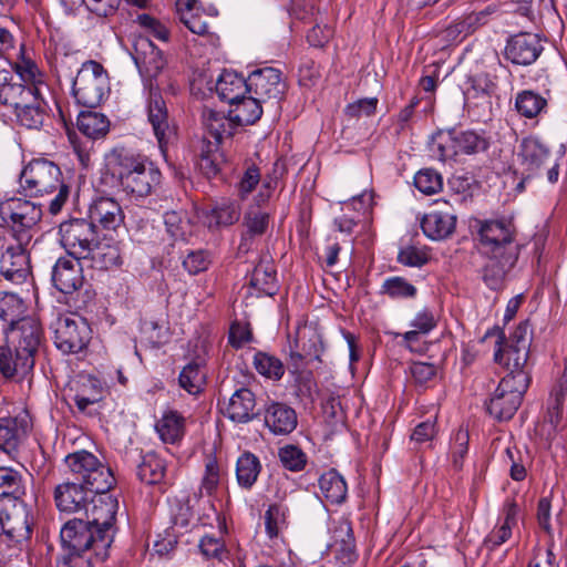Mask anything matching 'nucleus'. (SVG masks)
I'll list each match as a JSON object with an SVG mask.
<instances>
[{"label": "nucleus", "mask_w": 567, "mask_h": 567, "mask_svg": "<svg viewBox=\"0 0 567 567\" xmlns=\"http://www.w3.org/2000/svg\"><path fill=\"white\" fill-rule=\"evenodd\" d=\"M44 341L41 322L25 316L0 333V372L7 378L23 380L32 373L35 355Z\"/></svg>", "instance_id": "obj_1"}, {"label": "nucleus", "mask_w": 567, "mask_h": 567, "mask_svg": "<svg viewBox=\"0 0 567 567\" xmlns=\"http://www.w3.org/2000/svg\"><path fill=\"white\" fill-rule=\"evenodd\" d=\"M56 567H94L110 557L112 539L84 517L68 519L60 530Z\"/></svg>", "instance_id": "obj_2"}, {"label": "nucleus", "mask_w": 567, "mask_h": 567, "mask_svg": "<svg viewBox=\"0 0 567 567\" xmlns=\"http://www.w3.org/2000/svg\"><path fill=\"white\" fill-rule=\"evenodd\" d=\"M19 185L18 192L23 197L47 200L51 215L61 213L71 194L60 166L43 157L33 158L23 167Z\"/></svg>", "instance_id": "obj_3"}, {"label": "nucleus", "mask_w": 567, "mask_h": 567, "mask_svg": "<svg viewBox=\"0 0 567 567\" xmlns=\"http://www.w3.org/2000/svg\"><path fill=\"white\" fill-rule=\"evenodd\" d=\"M109 167L123 190L136 197H146L159 186L162 173L145 155L125 148H114Z\"/></svg>", "instance_id": "obj_4"}, {"label": "nucleus", "mask_w": 567, "mask_h": 567, "mask_svg": "<svg viewBox=\"0 0 567 567\" xmlns=\"http://www.w3.org/2000/svg\"><path fill=\"white\" fill-rule=\"evenodd\" d=\"M499 375L498 400H504L506 406L498 412V419H509L520 405L529 384V377L524 370L518 351L498 348Z\"/></svg>", "instance_id": "obj_5"}, {"label": "nucleus", "mask_w": 567, "mask_h": 567, "mask_svg": "<svg viewBox=\"0 0 567 567\" xmlns=\"http://www.w3.org/2000/svg\"><path fill=\"white\" fill-rule=\"evenodd\" d=\"M32 535V522L23 499L14 502L11 511L0 512V555L18 556L28 547Z\"/></svg>", "instance_id": "obj_6"}, {"label": "nucleus", "mask_w": 567, "mask_h": 567, "mask_svg": "<svg viewBox=\"0 0 567 567\" xmlns=\"http://www.w3.org/2000/svg\"><path fill=\"white\" fill-rule=\"evenodd\" d=\"M72 93L78 104L99 107L110 94L107 71L97 61H85L73 80Z\"/></svg>", "instance_id": "obj_7"}, {"label": "nucleus", "mask_w": 567, "mask_h": 567, "mask_svg": "<svg viewBox=\"0 0 567 567\" xmlns=\"http://www.w3.org/2000/svg\"><path fill=\"white\" fill-rule=\"evenodd\" d=\"M64 462L75 482L87 485L91 491L109 492L116 483L112 470L89 451L70 453Z\"/></svg>", "instance_id": "obj_8"}, {"label": "nucleus", "mask_w": 567, "mask_h": 567, "mask_svg": "<svg viewBox=\"0 0 567 567\" xmlns=\"http://www.w3.org/2000/svg\"><path fill=\"white\" fill-rule=\"evenodd\" d=\"M43 216L41 203L12 197L0 203V217L13 234L17 243L30 244L31 230L40 223Z\"/></svg>", "instance_id": "obj_9"}, {"label": "nucleus", "mask_w": 567, "mask_h": 567, "mask_svg": "<svg viewBox=\"0 0 567 567\" xmlns=\"http://www.w3.org/2000/svg\"><path fill=\"white\" fill-rule=\"evenodd\" d=\"M93 330L83 317H60L54 329V344L63 354H79L87 350Z\"/></svg>", "instance_id": "obj_10"}, {"label": "nucleus", "mask_w": 567, "mask_h": 567, "mask_svg": "<svg viewBox=\"0 0 567 567\" xmlns=\"http://www.w3.org/2000/svg\"><path fill=\"white\" fill-rule=\"evenodd\" d=\"M61 243L72 249L71 256L81 258L99 240L97 229L89 218H71L59 226Z\"/></svg>", "instance_id": "obj_11"}, {"label": "nucleus", "mask_w": 567, "mask_h": 567, "mask_svg": "<svg viewBox=\"0 0 567 567\" xmlns=\"http://www.w3.org/2000/svg\"><path fill=\"white\" fill-rule=\"evenodd\" d=\"M118 509L117 498L109 492H94L90 497V506L84 512V518L101 533H104L114 542L116 533V514Z\"/></svg>", "instance_id": "obj_12"}, {"label": "nucleus", "mask_w": 567, "mask_h": 567, "mask_svg": "<svg viewBox=\"0 0 567 567\" xmlns=\"http://www.w3.org/2000/svg\"><path fill=\"white\" fill-rule=\"evenodd\" d=\"M449 141L439 144V155L442 161L453 159L458 155H471L484 152L489 146V141L484 134L473 130L452 128L447 132Z\"/></svg>", "instance_id": "obj_13"}, {"label": "nucleus", "mask_w": 567, "mask_h": 567, "mask_svg": "<svg viewBox=\"0 0 567 567\" xmlns=\"http://www.w3.org/2000/svg\"><path fill=\"white\" fill-rule=\"evenodd\" d=\"M78 256L60 257L51 271L52 286L65 296H73L84 287L85 277Z\"/></svg>", "instance_id": "obj_14"}, {"label": "nucleus", "mask_w": 567, "mask_h": 567, "mask_svg": "<svg viewBox=\"0 0 567 567\" xmlns=\"http://www.w3.org/2000/svg\"><path fill=\"white\" fill-rule=\"evenodd\" d=\"M208 341L197 338L194 343V357L178 375V383L189 394H197L203 391L206 384V361L208 355Z\"/></svg>", "instance_id": "obj_15"}, {"label": "nucleus", "mask_w": 567, "mask_h": 567, "mask_svg": "<svg viewBox=\"0 0 567 567\" xmlns=\"http://www.w3.org/2000/svg\"><path fill=\"white\" fill-rule=\"evenodd\" d=\"M281 75V71L272 66L254 70L247 78L249 93H254L261 102L279 100L286 89Z\"/></svg>", "instance_id": "obj_16"}, {"label": "nucleus", "mask_w": 567, "mask_h": 567, "mask_svg": "<svg viewBox=\"0 0 567 567\" xmlns=\"http://www.w3.org/2000/svg\"><path fill=\"white\" fill-rule=\"evenodd\" d=\"M87 485L78 482H64L55 486L53 498L60 513L76 514L85 512L90 506L93 493Z\"/></svg>", "instance_id": "obj_17"}, {"label": "nucleus", "mask_w": 567, "mask_h": 567, "mask_svg": "<svg viewBox=\"0 0 567 567\" xmlns=\"http://www.w3.org/2000/svg\"><path fill=\"white\" fill-rule=\"evenodd\" d=\"M540 39L537 34L519 32L507 40L504 56L516 65L533 64L543 52Z\"/></svg>", "instance_id": "obj_18"}, {"label": "nucleus", "mask_w": 567, "mask_h": 567, "mask_svg": "<svg viewBox=\"0 0 567 567\" xmlns=\"http://www.w3.org/2000/svg\"><path fill=\"white\" fill-rule=\"evenodd\" d=\"M513 216L498 218V270L509 271L517 262L520 248Z\"/></svg>", "instance_id": "obj_19"}, {"label": "nucleus", "mask_w": 567, "mask_h": 567, "mask_svg": "<svg viewBox=\"0 0 567 567\" xmlns=\"http://www.w3.org/2000/svg\"><path fill=\"white\" fill-rule=\"evenodd\" d=\"M70 391H74L72 400L78 411L89 416L99 413L94 406L104 400L107 392L101 380L93 375L81 377Z\"/></svg>", "instance_id": "obj_20"}, {"label": "nucleus", "mask_w": 567, "mask_h": 567, "mask_svg": "<svg viewBox=\"0 0 567 567\" xmlns=\"http://www.w3.org/2000/svg\"><path fill=\"white\" fill-rule=\"evenodd\" d=\"M29 244L18 243L9 246L0 259V272L14 284H22L31 275L30 255L27 250Z\"/></svg>", "instance_id": "obj_21"}, {"label": "nucleus", "mask_w": 567, "mask_h": 567, "mask_svg": "<svg viewBox=\"0 0 567 567\" xmlns=\"http://www.w3.org/2000/svg\"><path fill=\"white\" fill-rule=\"evenodd\" d=\"M147 118L159 146L163 148L172 134V127L166 102L158 87L154 89L152 85L147 97Z\"/></svg>", "instance_id": "obj_22"}, {"label": "nucleus", "mask_w": 567, "mask_h": 567, "mask_svg": "<svg viewBox=\"0 0 567 567\" xmlns=\"http://www.w3.org/2000/svg\"><path fill=\"white\" fill-rule=\"evenodd\" d=\"M468 231L477 254L487 260L496 257V219L468 218Z\"/></svg>", "instance_id": "obj_23"}, {"label": "nucleus", "mask_w": 567, "mask_h": 567, "mask_svg": "<svg viewBox=\"0 0 567 567\" xmlns=\"http://www.w3.org/2000/svg\"><path fill=\"white\" fill-rule=\"evenodd\" d=\"M132 58L140 73L148 79L156 78L165 65L162 51L148 38H138L134 43Z\"/></svg>", "instance_id": "obj_24"}, {"label": "nucleus", "mask_w": 567, "mask_h": 567, "mask_svg": "<svg viewBox=\"0 0 567 567\" xmlns=\"http://www.w3.org/2000/svg\"><path fill=\"white\" fill-rule=\"evenodd\" d=\"M87 218L97 229L115 230L124 223V214L120 204L110 197H99L92 202L87 210Z\"/></svg>", "instance_id": "obj_25"}, {"label": "nucleus", "mask_w": 567, "mask_h": 567, "mask_svg": "<svg viewBox=\"0 0 567 567\" xmlns=\"http://www.w3.org/2000/svg\"><path fill=\"white\" fill-rule=\"evenodd\" d=\"M332 539L330 548L336 560L341 566L351 565L357 561L355 539L349 520L342 519L338 522L332 532Z\"/></svg>", "instance_id": "obj_26"}, {"label": "nucleus", "mask_w": 567, "mask_h": 567, "mask_svg": "<svg viewBox=\"0 0 567 567\" xmlns=\"http://www.w3.org/2000/svg\"><path fill=\"white\" fill-rule=\"evenodd\" d=\"M81 258L87 261V267L99 271L121 269L124 262L118 245L101 244L99 240Z\"/></svg>", "instance_id": "obj_27"}, {"label": "nucleus", "mask_w": 567, "mask_h": 567, "mask_svg": "<svg viewBox=\"0 0 567 567\" xmlns=\"http://www.w3.org/2000/svg\"><path fill=\"white\" fill-rule=\"evenodd\" d=\"M256 405L255 393L243 386L230 396L226 408V416L236 423H248L261 414L260 410H256Z\"/></svg>", "instance_id": "obj_28"}, {"label": "nucleus", "mask_w": 567, "mask_h": 567, "mask_svg": "<svg viewBox=\"0 0 567 567\" xmlns=\"http://www.w3.org/2000/svg\"><path fill=\"white\" fill-rule=\"evenodd\" d=\"M266 426L276 435L290 434L298 424L296 411L281 402H271L264 411Z\"/></svg>", "instance_id": "obj_29"}, {"label": "nucleus", "mask_w": 567, "mask_h": 567, "mask_svg": "<svg viewBox=\"0 0 567 567\" xmlns=\"http://www.w3.org/2000/svg\"><path fill=\"white\" fill-rule=\"evenodd\" d=\"M202 118L208 135L214 140L212 143L219 146L224 138H231L236 132L237 124L230 113L226 116L224 112L205 107Z\"/></svg>", "instance_id": "obj_30"}, {"label": "nucleus", "mask_w": 567, "mask_h": 567, "mask_svg": "<svg viewBox=\"0 0 567 567\" xmlns=\"http://www.w3.org/2000/svg\"><path fill=\"white\" fill-rule=\"evenodd\" d=\"M155 431L163 443H179L186 433V419L177 410H165L155 423Z\"/></svg>", "instance_id": "obj_31"}, {"label": "nucleus", "mask_w": 567, "mask_h": 567, "mask_svg": "<svg viewBox=\"0 0 567 567\" xmlns=\"http://www.w3.org/2000/svg\"><path fill=\"white\" fill-rule=\"evenodd\" d=\"M39 92L34 84L13 83L4 78V81L0 84V104L12 107L16 113L25 103L33 102L34 95Z\"/></svg>", "instance_id": "obj_32"}, {"label": "nucleus", "mask_w": 567, "mask_h": 567, "mask_svg": "<svg viewBox=\"0 0 567 567\" xmlns=\"http://www.w3.org/2000/svg\"><path fill=\"white\" fill-rule=\"evenodd\" d=\"M28 424L24 419L17 416L0 417V450L7 454L18 451L25 437Z\"/></svg>", "instance_id": "obj_33"}, {"label": "nucleus", "mask_w": 567, "mask_h": 567, "mask_svg": "<svg viewBox=\"0 0 567 567\" xmlns=\"http://www.w3.org/2000/svg\"><path fill=\"white\" fill-rule=\"evenodd\" d=\"M456 226V217L449 213L432 210L425 214L421 220L424 235L433 240L450 237Z\"/></svg>", "instance_id": "obj_34"}, {"label": "nucleus", "mask_w": 567, "mask_h": 567, "mask_svg": "<svg viewBox=\"0 0 567 567\" xmlns=\"http://www.w3.org/2000/svg\"><path fill=\"white\" fill-rule=\"evenodd\" d=\"M226 165L225 154L217 143L204 137L198 159V167L202 174L208 179L219 176Z\"/></svg>", "instance_id": "obj_35"}, {"label": "nucleus", "mask_w": 567, "mask_h": 567, "mask_svg": "<svg viewBox=\"0 0 567 567\" xmlns=\"http://www.w3.org/2000/svg\"><path fill=\"white\" fill-rule=\"evenodd\" d=\"M518 155L526 169L536 173L549 159L550 151L539 138L528 136L522 140Z\"/></svg>", "instance_id": "obj_36"}, {"label": "nucleus", "mask_w": 567, "mask_h": 567, "mask_svg": "<svg viewBox=\"0 0 567 567\" xmlns=\"http://www.w3.org/2000/svg\"><path fill=\"white\" fill-rule=\"evenodd\" d=\"M140 462L136 464L137 478L147 485H156L163 482L166 472V464L156 453L148 452L146 454L137 453Z\"/></svg>", "instance_id": "obj_37"}, {"label": "nucleus", "mask_w": 567, "mask_h": 567, "mask_svg": "<svg viewBox=\"0 0 567 567\" xmlns=\"http://www.w3.org/2000/svg\"><path fill=\"white\" fill-rule=\"evenodd\" d=\"M216 92L221 101L234 105L249 92L247 79L236 72L224 71L217 80Z\"/></svg>", "instance_id": "obj_38"}, {"label": "nucleus", "mask_w": 567, "mask_h": 567, "mask_svg": "<svg viewBox=\"0 0 567 567\" xmlns=\"http://www.w3.org/2000/svg\"><path fill=\"white\" fill-rule=\"evenodd\" d=\"M249 286L258 296H275L279 290L275 266L270 261L260 260L252 269Z\"/></svg>", "instance_id": "obj_39"}, {"label": "nucleus", "mask_w": 567, "mask_h": 567, "mask_svg": "<svg viewBox=\"0 0 567 567\" xmlns=\"http://www.w3.org/2000/svg\"><path fill=\"white\" fill-rule=\"evenodd\" d=\"M16 121L20 126L28 130H40L49 117L47 102L40 92L34 95V101L25 103L16 113Z\"/></svg>", "instance_id": "obj_40"}, {"label": "nucleus", "mask_w": 567, "mask_h": 567, "mask_svg": "<svg viewBox=\"0 0 567 567\" xmlns=\"http://www.w3.org/2000/svg\"><path fill=\"white\" fill-rule=\"evenodd\" d=\"M262 466L257 455L249 451L240 454L236 462V481L243 489L250 491L258 481Z\"/></svg>", "instance_id": "obj_41"}, {"label": "nucleus", "mask_w": 567, "mask_h": 567, "mask_svg": "<svg viewBox=\"0 0 567 567\" xmlns=\"http://www.w3.org/2000/svg\"><path fill=\"white\" fill-rule=\"evenodd\" d=\"M567 399V355L561 378L550 392L547 408V421L556 432L563 420V408Z\"/></svg>", "instance_id": "obj_42"}, {"label": "nucleus", "mask_w": 567, "mask_h": 567, "mask_svg": "<svg viewBox=\"0 0 567 567\" xmlns=\"http://www.w3.org/2000/svg\"><path fill=\"white\" fill-rule=\"evenodd\" d=\"M240 206L237 202L221 199L206 214V223L209 228L231 226L240 218Z\"/></svg>", "instance_id": "obj_43"}, {"label": "nucleus", "mask_w": 567, "mask_h": 567, "mask_svg": "<svg viewBox=\"0 0 567 567\" xmlns=\"http://www.w3.org/2000/svg\"><path fill=\"white\" fill-rule=\"evenodd\" d=\"M319 488L322 496L330 504L340 505L347 499V483L334 468L329 470L320 476Z\"/></svg>", "instance_id": "obj_44"}, {"label": "nucleus", "mask_w": 567, "mask_h": 567, "mask_svg": "<svg viewBox=\"0 0 567 567\" xmlns=\"http://www.w3.org/2000/svg\"><path fill=\"white\" fill-rule=\"evenodd\" d=\"M76 125L82 134L93 140L104 137L110 131V120L92 109L79 113Z\"/></svg>", "instance_id": "obj_45"}, {"label": "nucleus", "mask_w": 567, "mask_h": 567, "mask_svg": "<svg viewBox=\"0 0 567 567\" xmlns=\"http://www.w3.org/2000/svg\"><path fill=\"white\" fill-rule=\"evenodd\" d=\"M269 219L270 215L267 212L250 207L244 215L243 225L246 231L243 234L239 248L246 247L248 249L247 241L249 239L265 235L269 226Z\"/></svg>", "instance_id": "obj_46"}, {"label": "nucleus", "mask_w": 567, "mask_h": 567, "mask_svg": "<svg viewBox=\"0 0 567 567\" xmlns=\"http://www.w3.org/2000/svg\"><path fill=\"white\" fill-rule=\"evenodd\" d=\"M24 303L17 295L4 293L0 297V333L24 318Z\"/></svg>", "instance_id": "obj_47"}, {"label": "nucleus", "mask_w": 567, "mask_h": 567, "mask_svg": "<svg viewBox=\"0 0 567 567\" xmlns=\"http://www.w3.org/2000/svg\"><path fill=\"white\" fill-rule=\"evenodd\" d=\"M261 101L255 96H245L234 104L230 110L237 126L252 125L262 115Z\"/></svg>", "instance_id": "obj_48"}, {"label": "nucleus", "mask_w": 567, "mask_h": 567, "mask_svg": "<svg viewBox=\"0 0 567 567\" xmlns=\"http://www.w3.org/2000/svg\"><path fill=\"white\" fill-rule=\"evenodd\" d=\"M25 495V486L20 472L11 467H0V497L12 498L13 503Z\"/></svg>", "instance_id": "obj_49"}, {"label": "nucleus", "mask_w": 567, "mask_h": 567, "mask_svg": "<svg viewBox=\"0 0 567 567\" xmlns=\"http://www.w3.org/2000/svg\"><path fill=\"white\" fill-rule=\"evenodd\" d=\"M252 364L260 375L274 381H279L285 374L282 361L265 351H256Z\"/></svg>", "instance_id": "obj_50"}, {"label": "nucleus", "mask_w": 567, "mask_h": 567, "mask_svg": "<svg viewBox=\"0 0 567 567\" xmlns=\"http://www.w3.org/2000/svg\"><path fill=\"white\" fill-rule=\"evenodd\" d=\"M289 507L284 502L270 504L265 513L266 534L270 539L277 538L280 529L287 527Z\"/></svg>", "instance_id": "obj_51"}, {"label": "nucleus", "mask_w": 567, "mask_h": 567, "mask_svg": "<svg viewBox=\"0 0 567 567\" xmlns=\"http://www.w3.org/2000/svg\"><path fill=\"white\" fill-rule=\"evenodd\" d=\"M380 293L391 299H412L416 296L417 289L404 277L393 276L384 280Z\"/></svg>", "instance_id": "obj_52"}, {"label": "nucleus", "mask_w": 567, "mask_h": 567, "mask_svg": "<svg viewBox=\"0 0 567 567\" xmlns=\"http://www.w3.org/2000/svg\"><path fill=\"white\" fill-rule=\"evenodd\" d=\"M278 457L282 467L290 472H301L305 470L308 456L295 444H286L278 450Z\"/></svg>", "instance_id": "obj_53"}, {"label": "nucleus", "mask_w": 567, "mask_h": 567, "mask_svg": "<svg viewBox=\"0 0 567 567\" xmlns=\"http://www.w3.org/2000/svg\"><path fill=\"white\" fill-rule=\"evenodd\" d=\"M516 109L525 117L537 116L547 105L546 100L532 91H524L516 97Z\"/></svg>", "instance_id": "obj_54"}, {"label": "nucleus", "mask_w": 567, "mask_h": 567, "mask_svg": "<svg viewBox=\"0 0 567 567\" xmlns=\"http://www.w3.org/2000/svg\"><path fill=\"white\" fill-rule=\"evenodd\" d=\"M468 427L462 424L451 437L450 449L453 460V466L455 470H461L463 467V460L468 451Z\"/></svg>", "instance_id": "obj_55"}, {"label": "nucleus", "mask_w": 567, "mask_h": 567, "mask_svg": "<svg viewBox=\"0 0 567 567\" xmlns=\"http://www.w3.org/2000/svg\"><path fill=\"white\" fill-rule=\"evenodd\" d=\"M296 348L302 351V355H307L311 362H322L321 354L324 350V346L321 336L315 331L309 334L303 333L299 339L296 340Z\"/></svg>", "instance_id": "obj_56"}, {"label": "nucleus", "mask_w": 567, "mask_h": 567, "mask_svg": "<svg viewBox=\"0 0 567 567\" xmlns=\"http://www.w3.org/2000/svg\"><path fill=\"white\" fill-rule=\"evenodd\" d=\"M414 186L425 195L435 194L443 187L442 176L433 168H423L415 174Z\"/></svg>", "instance_id": "obj_57"}, {"label": "nucleus", "mask_w": 567, "mask_h": 567, "mask_svg": "<svg viewBox=\"0 0 567 567\" xmlns=\"http://www.w3.org/2000/svg\"><path fill=\"white\" fill-rule=\"evenodd\" d=\"M142 332L153 349H158L169 341L168 328L157 320H144Z\"/></svg>", "instance_id": "obj_58"}, {"label": "nucleus", "mask_w": 567, "mask_h": 567, "mask_svg": "<svg viewBox=\"0 0 567 567\" xmlns=\"http://www.w3.org/2000/svg\"><path fill=\"white\" fill-rule=\"evenodd\" d=\"M396 260L406 267L421 268L430 261V256L424 249L409 244L400 247Z\"/></svg>", "instance_id": "obj_59"}, {"label": "nucleus", "mask_w": 567, "mask_h": 567, "mask_svg": "<svg viewBox=\"0 0 567 567\" xmlns=\"http://www.w3.org/2000/svg\"><path fill=\"white\" fill-rule=\"evenodd\" d=\"M210 264V252L205 249L190 250L183 260L184 269L193 276L206 271Z\"/></svg>", "instance_id": "obj_60"}, {"label": "nucleus", "mask_w": 567, "mask_h": 567, "mask_svg": "<svg viewBox=\"0 0 567 567\" xmlns=\"http://www.w3.org/2000/svg\"><path fill=\"white\" fill-rule=\"evenodd\" d=\"M166 231L174 240H185L188 221L182 212L169 210L164 214Z\"/></svg>", "instance_id": "obj_61"}, {"label": "nucleus", "mask_w": 567, "mask_h": 567, "mask_svg": "<svg viewBox=\"0 0 567 567\" xmlns=\"http://www.w3.org/2000/svg\"><path fill=\"white\" fill-rule=\"evenodd\" d=\"M136 22L141 28H143L147 33H150L157 40L163 42L169 41L171 32L168 28L157 18L148 13H141L137 14Z\"/></svg>", "instance_id": "obj_62"}, {"label": "nucleus", "mask_w": 567, "mask_h": 567, "mask_svg": "<svg viewBox=\"0 0 567 567\" xmlns=\"http://www.w3.org/2000/svg\"><path fill=\"white\" fill-rule=\"evenodd\" d=\"M219 484V465L215 454L206 456L205 461V473L202 480L200 488L206 492L207 495H213Z\"/></svg>", "instance_id": "obj_63"}, {"label": "nucleus", "mask_w": 567, "mask_h": 567, "mask_svg": "<svg viewBox=\"0 0 567 567\" xmlns=\"http://www.w3.org/2000/svg\"><path fill=\"white\" fill-rule=\"evenodd\" d=\"M14 71L20 75L23 81L34 82L41 72L37 63L27 56L25 45L22 43L19 51V61L14 64Z\"/></svg>", "instance_id": "obj_64"}]
</instances>
